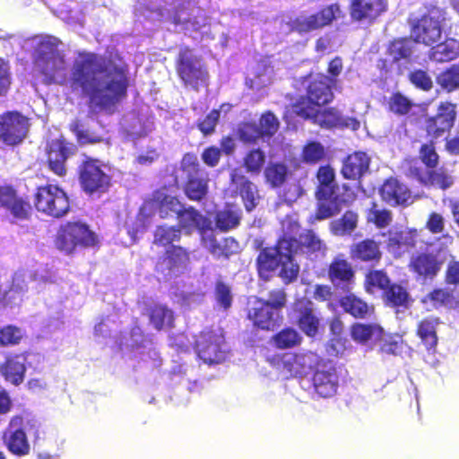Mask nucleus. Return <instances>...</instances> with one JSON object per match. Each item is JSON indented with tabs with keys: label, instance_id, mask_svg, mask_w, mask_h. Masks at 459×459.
<instances>
[{
	"label": "nucleus",
	"instance_id": "6e6552de",
	"mask_svg": "<svg viewBox=\"0 0 459 459\" xmlns=\"http://www.w3.org/2000/svg\"><path fill=\"white\" fill-rule=\"evenodd\" d=\"M33 205L39 212L56 219L64 217L70 211L68 195L61 187L52 184L36 187Z\"/></svg>",
	"mask_w": 459,
	"mask_h": 459
},
{
	"label": "nucleus",
	"instance_id": "c9c22d12",
	"mask_svg": "<svg viewBox=\"0 0 459 459\" xmlns=\"http://www.w3.org/2000/svg\"><path fill=\"white\" fill-rule=\"evenodd\" d=\"M355 198L356 195L354 192H349L344 195H332L329 198H316L319 202H328L329 204H319L313 215V219L315 221H323L338 214L342 206L350 204Z\"/></svg>",
	"mask_w": 459,
	"mask_h": 459
},
{
	"label": "nucleus",
	"instance_id": "f8f14e48",
	"mask_svg": "<svg viewBox=\"0 0 459 459\" xmlns=\"http://www.w3.org/2000/svg\"><path fill=\"white\" fill-rule=\"evenodd\" d=\"M291 314L296 325L306 336L315 338L319 333L321 319L310 299L304 297L295 299L291 305Z\"/></svg>",
	"mask_w": 459,
	"mask_h": 459
},
{
	"label": "nucleus",
	"instance_id": "8fccbe9b",
	"mask_svg": "<svg viewBox=\"0 0 459 459\" xmlns=\"http://www.w3.org/2000/svg\"><path fill=\"white\" fill-rule=\"evenodd\" d=\"M238 180V189L239 195L243 200L246 210L251 212L257 205V200L259 198L257 187L244 176H240Z\"/></svg>",
	"mask_w": 459,
	"mask_h": 459
},
{
	"label": "nucleus",
	"instance_id": "69168bd1",
	"mask_svg": "<svg viewBox=\"0 0 459 459\" xmlns=\"http://www.w3.org/2000/svg\"><path fill=\"white\" fill-rule=\"evenodd\" d=\"M419 158L426 169L437 168L439 164V155L436 151L433 141L423 143L419 150Z\"/></svg>",
	"mask_w": 459,
	"mask_h": 459
},
{
	"label": "nucleus",
	"instance_id": "e433bc0d",
	"mask_svg": "<svg viewBox=\"0 0 459 459\" xmlns=\"http://www.w3.org/2000/svg\"><path fill=\"white\" fill-rule=\"evenodd\" d=\"M440 319L437 316H428L422 318L417 325L416 335L424 345L429 354L437 352L438 337L437 333Z\"/></svg>",
	"mask_w": 459,
	"mask_h": 459
},
{
	"label": "nucleus",
	"instance_id": "3c124183",
	"mask_svg": "<svg viewBox=\"0 0 459 459\" xmlns=\"http://www.w3.org/2000/svg\"><path fill=\"white\" fill-rule=\"evenodd\" d=\"M238 248V241L231 237L224 238L221 242L215 238L210 239L209 252L216 258L228 259L237 253Z\"/></svg>",
	"mask_w": 459,
	"mask_h": 459
},
{
	"label": "nucleus",
	"instance_id": "2f4dec72",
	"mask_svg": "<svg viewBox=\"0 0 459 459\" xmlns=\"http://www.w3.org/2000/svg\"><path fill=\"white\" fill-rule=\"evenodd\" d=\"M384 202L392 206H407L411 203V193L408 187L396 178L386 179L379 189Z\"/></svg>",
	"mask_w": 459,
	"mask_h": 459
},
{
	"label": "nucleus",
	"instance_id": "4c0bfd02",
	"mask_svg": "<svg viewBox=\"0 0 459 459\" xmlns=\"http://www.w3.org/2000/svg\"><path fill=\"white\" fill-rule=\"evenodd\" d=\"M385 0H351V14L357 21L371 20L385 11Z\"/></svg>",
	"mask_w": 459,
	"mask_h": 459
},
{
	"label": "nucleus",
	"instance_id": "c85d7f7f",
	"mask_svg": "<svg viewBox=\"0 0 459 459\" xmlns=\"http://www.w3.org/2000/svg\"><path fill=\"white\" fill-rule=\"evenodd\" d=\"M28 117H0V140L7 145H17L27 136Z\"/></svg>",
	"mask_w": 459,
	"mask_h": 459
},
{
	"label": "nucleus",
	"instance_id": "dca6fc26",
	"mask_svg": "<svg viewBox=\"0 0 459 459\" xmlns=\"http://www.w3.org/2000/svg\"><path fill=\"white\" fill-rule=\"evenodd\" d=\"M445 20L444 12L433 8L422 16L412 27L411 35L415 41L425 45H431L440 39L442 34V22Z\"/></svg>",
	"mask_w": 459,
	"mask_h": 459
},
{
	"label": "nucleus",
	"instance_id": "4be33fe9",
	"mask_svg": "<svg viewBox=\"0 0 459 459\" xmlns=\"http://www.w3.org/2000/svg\"><path fill=\"white\" fill-rule=\"evenodd\" d=\"M312 352L284 353L274 356L271 364L286 378L302 376L311 367Z\"/></svg>",
	"mask_w": 459,
	"mask_h": 459
},
{
	"label": "nucleus",
	"instance_id": "7c9ffc66",
	"mask_svg": "<svg viewBox=\"0 0 459 459\" xmlns=\"http://www.w3.org/2000/svg\"><path fill=\"white\" fill-rule=\"evenodd\" d=\"M29 351L9 354L0 364V375L14 386L23 383L27 371Z\"/></svg>",
	"mask_w": 459,
	"mask_h": 459
},
{
	"label": "nucleus",
	"instance_id": "bf43d9fd",
	"mask_svg": "<svg viewBox=\"0 0 459 459\" xmlns=\"http://www.w3.org/2000/svg\"><path fill=\"white\" fill-rule=\"evenodd\" d=\"M379 331L380 327L375 324L354 323L351 326V337L354 342L365 344Z\"/></svg>",
	"mask_w": 459,
	"mask_h": 459
},
{
	"label": "nucleus",
	"instance_id": "f704fd0d",
	"mask_svg": "<svg viewBox=\"0 0 459 459\" xmlns=\"http://www.w3.org/2000/svg\"><path fill=\"white\" fill-rule=\"evenodd\" d=\"M370 158L361 151H356L347 155L341 169V174L345 179L359 180L368 170Z\"/></svg>",
	"mask_w": 459,
	"mask_h": 459
},
{
	"label": "nucleus",
	"instance_id": "864d4df0",
	"mask_svg": "<svg viewBox=\"0 0 459 459\" xmlns=\"http://www.w3.org/2000/svg\"><path fill=\"white\" fill-rule=\"evenodd\" d=\"M178 220V228L180 230H188L191 228H200L202 222H204L205 218L193 206L185 208L183 205L177 213Z\"/></svg>",
	"mask_w": 459,
	"mask_h": 459
},
{
	"label": "nucleus",
	"instance_id": "9b49d317",
	"mask_svg": "<svg viewBox=\"0 0 459 459\" xmlns=\"http://www.w3.org/2000/svg\"><path fill=\"white\" fill-rule=\"evenodd\" d=\"M188 5L186 0H161L158 5L152 6L151 12L153 18L170 22L180 26L182 30H198L202 25L198 21L191 20Z\"/></svg>",
	"mask_w": 459,
	"mask_h": 459
},
{
	"label": "nucleus",
	"instance_id": "c756f323",
	"mask_svg": "<svg viewBox=\"0 0 459 459\" xmlns=\"http://www.w3.org/2000/svg\"><path fill=\"white\" fill-rule=\"evenodd\" d=\"M260 126L254 123H242L238 129L239 139L248 144H253L263 136L273 135L278 128L277 117H260Z\"/></svg>",
	"mask_w": 459,
	"mask_h": 459
},
{
	"label": "nucleus",
	"instance_id": "7ed1b4c3",
	"mask_svg": "<svg viewBox=\"0 0 459 459\" xmlns=\"http://www.w3.org/2000/svg\"><path fill=\"white\" fill-rule=\"evenodd\" d=\"M35 67L46 83H62L66 76V64L58 46L60 41L51 36L35 39Z\"/></svg>",
	"mask_w": 459,
	"mask_h": 459
},
{
	"label": "nucleus",
	"instance_id": "052dcab7",
	"mask_svg": "<svg viewBox=\"0 0 459 459\" xmlns=\"http://www.w3.org/2000/svg\"><path fill=\"white\" fill-rule=\"evenodd\" d=\"M273 68L268 66L264 62L257 64L254 77L249 78L247 82L252 89L260 90L272 82Z\"/></svg>",
	"mask_w": 459,
	"mask_h": 459
},
{
	"label": "nucleus",
	"instance_id": "aec40b11",
	"mask_svg": "<svg viewBox=\"0 0 459 459\" xmlns=\"http://www.w3.org/2000/svg\"><path fill=\"white\" fill-rule=\"evenodd\" d=\"M75 146L60 136L47 142L46 156L48 169L56 176L66 175V160L74 153Z\"/></svg>",
	"mask_w": 459,
	"mask_h": 459
},
{
	"label": "nucleus",
	"instance_id": "4468645a",
	"mask_svg": "<svg viewBox=\"0 0 459 459\" xmlns=\"http://www.w3.org/2000/svg\"><path fill=\"white\" fill-rule=\"evenodd\" d=\"M26 420L22 415L13 416L1 437L9 453L18 457L25 456L30 451V445L23 429Z\"/></svg>",
	"mask_w": 459,
	"mask_h": 459
},
{
	"label": "nucleus",
	"instance_id": "e2e57ef3",
	"mask_svg": "<svg viewBox=\"0 0 459 459\" xmlns=\"http://www.w3.org/2000/svg\"><path fill=\"white\" fill-rule=\"evenodd\" d=\"M24 337L22 329L14 325H7L0 328V345L2 347L16 346Z\"/></svg>",
	"mask_w": 459,
	"mask_h": 459
},
{
	"label": "nucleus",
	"instance_id": "0e129e2a",
	"mask_svg": "<svg viewBox=\"0 0 459 459\" xmlns=\"http://www.w3.org/2000/svg\"><path fill=\"white\" fill-rule=\"evenodd\" d=\"M214 298L220 307L228 310L233 301L230 286L221 280H217L214 286Z\"/></svg>",
	"mask_w": 459,
	"mask_h": 459
},
{
	"label": "nucleus",
	"instance_id": "423d86ee",
	"mask_svg": "<svg viewBox=\"0 0 459 459\" xmlns=\"http://www.w3.org/2000/svg\"><path fill=\"white\" fill-rule=\"evenodd\" d=\"M333 80L325 75L318 76L308 87L307 97H300L292 104L290 115H333L321 111L319 107L327 104L333 98L331 85Z\"/></svg>",
	"mask_w": 459,
	"mask_h": 459
},
{
	"label": "nucleus",
	"instance_id": "5701e85b",
	"mask_svg": "<svg viewBox=\"0 0 459 459\" xmlns=\"http://www.w3.org/2000/svg\"><path fill=\"white\" fill-rule=\"evenodd\" d=\"M443 261L431 252H418L409 260L408 269L418 281H432L440 273Z\"/></svg>",
	"mask_w": 459,
	"mask_h": 459
},
{
	"label": "nucleus",
	"instance_id": "49530a36",
	"mask_svg": "<svg viewBox=\"0 0 459 459\" xmlns=\"http://www.w3.org/2000/svg\"><path fill=\"white\" fill-rule=\"evenodd\" d=\"M182 231L176 225H159L153 232V245L157 247H170L181 239Z\"/></svg>",
	"mask_w": 459,
	"mask_h": 459
},
{
	"label": "nucleus",
	"instance_id": "79ce46f5",
	"mask_svg": "<svg viewBox=\"0 0 459 459\" xmlns=\"http://www.w3.org/2000/svg\"><path fill=\"white\" fill-rule=\"evenodd\" d=\"M340 306L344 312L350 314L354 318L365 319L370 316L375 308L368 305L365 300L350 293L341 298Z\"/></svg>",
	"mask_w": 459,
	"mask_h": 459
},
{
	"label": "nucleus",
	"instance_id": "de8ad7c7",
	"mask_svg": "<svg viewBox=\"0 0 459 459\" xmlns=\"http://www.w3.org/2000/svg\"><path fill=\"white\" fill-rule=\"evenodd\" d=\"M264 176L271 187L278 188L287 181L289 169L283 162H270L264 170Z\"/></svg>",
	"mask_w": 459,
	"mask_h": 459
},
{
	"label": "nucleus",
	"instance_id": "5fc2aeb1",
	"mask_svg": "<svg viewBox=\"0 0 459 459\" xmlns=\"http://www.w3.org/2000/svg\"><path fill=\"white\" fill-rule=\"evenodd\" d=\"M423 304L430 303L435 308L452 306L455 303V297L453 290L446 288H435L422 298Z\"/></svg>",
	"mask_w": 459,
	"mask_h": 459
},
{
	"label": "nucleus",
	"instance_id": "f3484780",
	"mask_svg": "<svg viewBox=\"0 0 459 459\" xmlns=\"http://www.w3.org/2000/svg\"><path fill=\"white\" fill-rule=\"evenodd\" d=\"M190 251L186 247L179 245H171L158 258L154 270L163 276L181 273L190 264Z\"/></svg>",
	"mask_w": 459,
	"mask_h": 459
},
{
	"label": "nucleus",
	"instance_id": "ea45409f",
	"mask_svg": "<svg viewBox=\"0 0 459 459\" xmlns=\"http://www.w3.org/2000/svg\"><path fill=\"white\" fill-rule=\"evenodd\" d=\"M153 127V122L149 117H124L120 122L119 131L123 134L141 138L151 133Z\"/></svg>",
	"mask_w": 459,
	"mask_h": 459
},
{
	"label": "nucleus",
	"instance_id": "774afa93",
	"mask_svg": "<svg viewBox=\"0 0 459 459\" xmlns=\"http://www.w3.org/2000/svg\"><path fill=\"white\" fill-rule=\"evenodd\" d=\"M359 215L353 211H346L335 222V230L341 233H351L358 226Z\"/></svg>",
	"mask_w": 459,
	"mask_h": 459
},
{
	"label": "nucleus",
	"instance_id": "4d7b16f0",
	"mask_svg": "<svg viewBox=\"0 0 459 459\" xmlns=\"http://www.w3.org/2000/svg\"><path fill=\"white\" fill-rule=\"evenodd\" d=\"M455 117H429L426 122L428 135L437 139L448 132L454 125Z\"/></svg>",
	"mask_w": 459,
	"mask_h": 459
},
{
	"label": "nucleus",
	"instance_id": "338daca9",
	"mask_svg": "<svg viewBox=\"0 0 459 459\" xmlns=\"http://www.w3.org/2000/svg\"><path fill=\"white\" fill-rule=\"evenodd\" d=\"M437 83L448 91L459 88V66L453 65L450 69L439 74Z\"/></svg>",
	"mask_w": 459,
	"mask_h": 459
},
{
	"label": "nucleus",
	"instance_id": "a211bd4d",
	"mask_svg": "<svg viewBox=\"0 0 459 459\" xmlns=\"http://www.w3.org/2000/svg\"><path fill=\"white\" fill-rule=\"evenodd\" d=\"M178 73L186 86L197 90L199 86L206 84L207 73L203 68L201 60L189 49L180 52Z\"/></svg>",
	"mask_w": 459,
	"mask_h": 459
},
{
	"label": "nucleus",
	"instance_id": "20e7f679",
	"mask_svg": "<svg viewBox=\"0 0 459 459\" xmlns=\"http://www.w3.org/2000/svg\"><path fill=\"white\" fill-rule=\"evenodd\" d=\"M54 243L59 251L73 255L78 249H88L98 246L99 238L88 224L79 221H66L57 229Z\"/></svg>",
	"mask_w": 459,
	"mask_h": 459
},
{
	"label": "nucleus",
	"instance_id": "c03bdc74",
	"mask_svg": "<svg viewBox=\"0 0 459 459\" xmlns=\"http://www.w3.org/2000/svg\"><path fill=\"white\" fill-rule=\"evenodd\" d=\"M382 298L385 303L392 307H406L410 302V294L406 288L392 281L382 293Z\"/></svg>",
	"mask_w": 459,
	"mask_h": 459
},
{
	"label": "nucleus",
	"instance_id": "37998d69",
	"mask_svg": "<svg viewBox=\"0 0 459 459\" xmlns=\"http://www.w3.org/2000/svg\"><path fill=\"white\" fill-rule=\"evenodd\" d=\"M270 342L278 350H289L301 345L303 337L295 328L285 326L274 333Z\"/></svg>",
	"mask_w": 459,
	"mask_h": 459
},
{
	"label": "nucleus",
	"instance_id": "a878e982",
	"mask_svg": "<svg viewBox=\"0 0 459 459\" xmlns=\"http://www.w3.org/2000/svg\"><path fill=\"white\" fill-rule=\"evenodd\" d=\"M409 175L425 186L437 187L441 190H446L455 184L454 176L444 167L424 170L420 167L411 166Z\"/></svg>",
	"mask_w": 459,
	"mask_h": 459
},
{
	"label": "nucleus",
	"instance_id": "473e14b6",
	"mask_svg": "<svg viewBox=\"0 0 459 459\" xmlns=\"http://www.w3.org/2000/svg\"><path fill=\"white\" fill-rule=\"evenodd\" d=\"M283 237L291 244L290 251L292 259H294V255H311L325 249L324 242L312 230H306L299 234V238L286 235Z\"/></svg>",
	"mask_w": 459,
	"mask_h": 459
},
{
	"label": "nucleus",
	"instance_id": "a18cd8bd",
	"mask_svg": "<svg viewBox=\"0 0 459 459\" xmlns=\"http://www.w3.org/2000/svg\"><path fill=\"white\" fill-rule=\"evenodd\" d=\"M391 279L384 270H368L364 277L363 288L364 290L370 295L375 294L377 291L382 293L385 290L390 283Z\"/></svg>",
	"mask_w": 459,
	"mask_h": 459
},
{
	"label": "nucleus",
	"instance_id": "680f3d73",
	"mask_svg": "<svg viewBox=\"0 0 459 459\" xmlns=\"http://www.w3.org/2000/svg\"><path fill=\"white\" fill-rule=\"evenodd\" d=\"M265 154L261 149L250 150L243 159V166L247 172L258 175L264 165Z\"/></svg>",
	"mask_w": 459,
	"mask_h": 459
},
{
	"label": "nucleus",
	"instance_id": "bb28decb",
	"mask_svg": "<svg viewBox=\"0 0 459 459\" xmlns=\"http://www.w3.org/2000/svg\"><path fill=\"white\" fill-rule=\"evenodd\" d=\"M315 392L323 398L333 397L339 387V376L336 368L330 363L317 366L312 376Z\"/></svg>",
	"mask_w": 459,
	"mask_h": 459
},
{
	"label": "nucleus",
	"instance_id": "2eb2a0df",
	"mask_svg": "<svg viewBox=\"0 0 459 459\" xmlns=\"http://www.w3.org/2000/svg\"><path fill=\"white\" fill-rule=\"evenodd\" d=\"M246 317L255 330L272 332L280 326L282 315L274 311L267 303L262 302V298H255L246 308Z\"/></svg>",
	"mask_w": 459,
	"mask_h": 459
},
{
	"label": "nucleus",
	"instance_id": "09e8293b",
	"mask_svg": "<svg viewBox=\"0 0 459 459\" xmlns=\"http://www.w3.org/2000/svg\"><path fill=\"white\" fill-rule=\"evenodd\" d=\"M459 55V42L449 39L437 45L430 50V59L437 62H448L454 60Z\"/></svg>",
	"mask_w": 459,
	"mask_h": 459
},
{
	"label": "nucleus",
	"instance_id": "f03ea898",
	"mask_svg": "<svg viewBox=\"0 0 459 459\" xmlns=\"http://www.w3.org/2000/svg\"><path fill=\"white\" fill-rule=\"evenodd\" d=\"M291 244L283 236L279 238L273 247H263L255 259L256 270L259 277L268 281L272 273L281 267L279 275L285 283L297 280L299 266L294 263L290 255Z\"/></svg>",
	"mask_w": 459,
	"mask_h": 459
},
{
	"label": "nucleus",
	"instance_id": "6e6d98bb",
	"mask_svg": "<svg viewBox=\"0 0 459 459\" xmlns=\"http://www.w3.org/2000/svg\"><path fill=\"white\" fill-rule=\"evenodd\" d=\"M366 219L377 229H384L389 226L393 221V213L390 210L380 208L376 202H372L366 212Z\"/></svg>",
	"mask_w": 459,
	"mask_h": 459
},
{
	"label": "nucleus",
	"instance_id": "f257e3e1",
	"mask_svg": "<svg viewBox=\"0 0 459 459\" xmlns=\"http://www.w3.org/2000/svg\"><path fill=\"white\" fill-rule=\"evenodd\" d=\"M71 87L88 95L91 108L109 111L126 95L125 67L121 62L86 54L74 63Z\"/></svg>",
	"mask_w": 459,
	"mask_h": 459
},
{
	"label": "nucleus",
	"instance_id": "393cba45",
	"mask_svg": "<svg viewBox=\"0 0 459 459\" xmlns=\"http://www.w3.org/2000/svg\"><path fill=\"white\" fill-rule=\"evenodd\" d=\"M327 277L335 289L348 292L355 283L356 272L351 263L338 255L327 267Z\"/></svg>",
	"mask_w": 459,
	"mask_h": 459
},
{
	"label": "nucleus",
	"instance_id": "6ab92c4d",
	"mask_svg": "<svg viewBox=\"0 0 459 459\" xmlns=\"http://www.w3.org/2000/svg\"><path fill=\"white\" fill-rule=\"evenodd\" d=\"M178 73L186 86L197 90L199 86L206 84L207 73L203 68L201 60L189 49L180 52Z\"/></svg>",
	"mask_w": 459,
	"mask_h": 459
},
{
	"label": "nucleus",
	"instance_id": "72a5a7b5",
	"mask_svg": "<svg viewBox=\"0 0 459 459\" xmlns=\"http://www.w3.org/2000/svg\"><path fill=\"white\" fill-rule=\"evenodd\" d=\"M350 258L355 262L377 264L382 259L379 242L373 238H365L351 245Z\"/></svg>",
	"mask_w": 459,
	"mask_h": 459
},
{
	"label": "nucleus",
	"instance_id": "ddd939ff",
	"mask_svg": "<svg viewBox=\"0 0 459 459\" xmlns=\"http://www.w3.org/2000/svg\"><path fill=\"white\" fill-rule=\"evenodd\" d=\"M340 16H342L340 6L333 4L316 13H300L290 22V26L291 30L304 34L319 30Z\"/></svg>",
	"mask_w": 459,
	"mask_h": 459
},
{
	"label": "nucleus",
	"instance_id": "1a4fd4ad",
	"mask_svg": "<svg viewBox=\"0 0 459 459\" xmlns=\"http://www.w3.org/2000/svg\"><path fill=\"white\" fill-rule=\"evenodd\" d=\"M69 129L80 145L108 143L112 125L100 117H82L73 120Z\"/></svg>",
	"mask_w": 459,
	"mask_h": 459
},
{
	"label": "nucleus",
	"instance_id": "58836bf2",
	"mask_svg": "<svg viewBox=\"0 0 459 459\" xmlns=\"http://www.w3.org/2000/svg\"><path fill=\"white\" fill-rule=\"evenodd\" d=\"M152 201L160 219H168L172 214L177 215L183 205L177 196L167 194L166 187L155 190Z\"/></svg>",
	"mask_w": 459,
	"mask_h": 459
},
{
	"label": "nucleus",
	"instance_id": "b1692460",
	"mask_svg": "<svg viewBox=\"0 0 459 459\" xmlns=\"http://www.w3.org/2000/svg\"><path fill=\"white\" fill-rule=\"evenodd\" d=\"M381 235H387L385 248L397 259L417 247L420 232L416 228H407L405 230H389L387 232L381 233Z\"/></svg>",
	"mask_w": 459,
	"mask_h": 459
},
{
	"label": "nucleus",
	"instance_id": "13d9d810",
	"mask_svg": "<svg viewBox=\"0 0 459 459\" xmlns=\"http://www.w3.org/2000/svg\"><path fill=\"white\" fill-rule=\"evenodd\" d=\"M240 213L231 208L219 211L215 215V225L221 231H228L238 227L240 223Z\"/></svg>",
	"mask_w": 459,
	"mask_h": 459
},
{
	"label": "nucleus",
	"instance_id": "a19ab883",
	"mask_svg": "<svg viewBox=\"0 0 459 459\" xmlns=\"http://www.w3.org/2000/svg\"><path fill=\"white\" fill-rule=\"evenodd\" d=\"M146 315L151 325L157 331H161L165 328L170 329L175 326L174 313L167 305L160 303L151 305L147 307Z\"/></svg>",
	"mask_w": 459,
	"mask_h": 459
},
{
	"label": "nucleus",
	"instance_id": "39448f33",
	"mask_svg": "<svg viewBox=\"0 0 459 459\" xmlns=\"http://www.w3.org/2000/svg\"><path fill=\"white\" fill-rule=\"evenodd\" d=\"M77 178L81 190L91 197L108 193L112 185V177L106 171L104 162L86 154L77 167Z\"/></svg>",
	"mask_w": 459,
	"mask_h": 459
},
{
	"label": "nucleus",
	"instance_id": "412c9836",
	"mask_svg": "<svg viewBox=\"0 0 459 459\" xmlns=\"http://www.w3.org/2000/svg\"><path fill=\"white\" fill-rule=\"evenodd\" d=\"M0 208L17 221H29L32 215V206L29 200L19 195L12 185L0 186Z\"/></svg>",
	"mask_w": 459,
	"mask_h": 459
},
{
	"label": "nucleus",
	"instance_id": "0eeeda50",
	"mask_svg": "<svg viewBox=\"0 0 459 459\" xmlns=\"http://www.w3.org/2000/svg\"><path fill=\"white\" fill-rule=\"evenodd\" d=\"M197 357L205 364L223 362L229 352L223 330L205 328L195 338L194 346Z\"/></svg>",
	"mask_w": 459,
	"mask_h": 459
},
{
	"label": "nucleus",
	"instance_id": "9d476101",
	"mask_svg": "<svg viewBox=\"0 0 459 459\" xmlns=\"http://www.w3.org/2000/svg\"><path fill=\"white\" fill-rule=\"evenodd\" d=\"M181 169L186 174L184 193L191 200L202 201L208 194V174L201 168L195 154L186 153L181 160Z\"/></svg>",
	"mask_w": 459,
	"mask_h": 459
},
{
	"label": "nucleus",
	"instance_id": "603ef678",
	"mask_svg": "<svg viewBox=\"0 0 459 459\" xmlns=\"http://www.w3.org/2000/svg\"><path fill=\"white\" fill-rule=\"evenodd\" d=\"M326 157L325 146L317 141H308L302 147L301 161L308 165H316L323 161Z\"/></svg>",
	"mask_w": 459,
	"mask_h": 459
},
{
	"label": "nucleus",
	"instance_id": "cd10ccee",
	"mask_svg": "<svg viewBox=\"0 0 459 459\" xmlns=\"http://www.w3.org/2000/svg\"><path fill=\"white\" fill-rule=\"evenodd\" d=\"M317 185L315 192L316 198H329L332 195H344L353 192L350 186H339L335 181V171L330 165L320 166L316 173Z\"/></svg>",
	"mask_w": 459,
	"mask_h": 459
}]
</instances>
